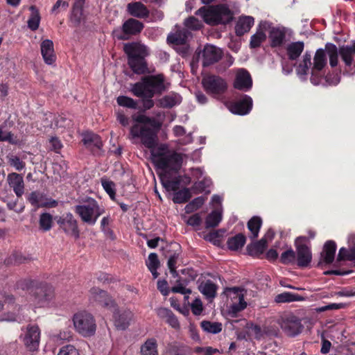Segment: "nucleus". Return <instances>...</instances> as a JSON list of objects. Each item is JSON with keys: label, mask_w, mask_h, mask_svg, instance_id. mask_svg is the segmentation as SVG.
I'll return each mask as SVG.
<instances>
[{"label": "nucleus", "mask_w": 355, "mask_h": 355, "mask_svg": "<svg viewBox=\"0 0 355 355\" xmlns=\"http://www.w3.org/2000/svg\"><path fill=\"white\" fill-rule=\"evenodd\" d=\"M191 198L190 189L184 188L178 191H175L173 200L175 203L182 204L187 202Z\"/></svg>", "instance_id": "nucleus-45"}, {"label": "nucleus", "mask_w": 355, "mask_h": 355, "mask_svg": "<svg viewBox=\"0 0 355 355\" xmlns=\"http://www.w3.org/2000/svg\"><path fill=\"white\" fill-rule=\"evenodd\" d=\"M189 34L190 33L187 29L180 30L173 34L169 35L167 41L176 45L184 44L186 43Z\"/></svg>", "instance_id": "nucleus-33"}, {"label": "nucleus", "mask_w": 355, "mask_h": 355, "mask_svg": "<svg viewBox=\"0 0 355 355\" xmlns=\"http://www.w3.org/2000/svg\"><path fill=\"white\" fill-rule=\"evenodd\" d=\"M211 184V180L209 178H204L201 181L196 182L193 184L191 187V190L193 191L195 193H199L202 192L209 193V190L207 189L209 188Z\"/></svg>", "instance_id": "nucleus-46"}, {"label": "nucleus", "mask_w": 355, "mask_h": 355, "mask_svg": "<svg viewBox=\"0 0 355 355\" xmlns=\"http://www.w3.org/2000/svg\"><path fill=\"white\" fill-rule=\"evenodd\" d=\"M31 260L29 257H26L22 254L20 252H12L8 258L4 261L6 265H18L28 262Z\"/></svg>", "instance_id": "nucleus-38"}, {"label": "nucleus", "mask_w": 355, "mask_h": 355, "mask_svg": "<svg viewBox=\"0 0 355 355\" xmlns=\"http://www.w3.org/2000/svg\"><path fill=\"white\" fill-rule=\"evenodd\" d=\"M58 355H79V353L73 345H67L60 349Z\"/></svg>", "instance_id": "nucleus-58"}, {"label": "nucleus", "mask_w": 355, "mask_h": 355, "mask_svg": "<svg viewBox=\"0 0 355 355\" xmlns=\"http://www.w3.org/2000/svg\"><path fill=\"white\" fill-rule=\"evenodd\" d=\"M8 141L11 144H14V135L10 132H3L0 130V141Z\"/></svg>", "instance_id": "nucleus-63"}, {"label": "nucleus", "mask_w": 355, "mask_h": 355, "mask_svg": "<svg viewBox=\"0 0 355 355\" xmlns=\"http://www.w3.org/2000/svg\"><path fill=\"white\" fill-rule=\"evenodd\" d=\"M31 16L27 21L28 27L32 31H36L40 26V15L39 10L35 6L30 7Z\"/></svg>", "instance_id": "nucleus-39"}, {"label": "nucleus", "mask_w": 355, "mask_h": 355, "mask_svg": "<svg viewBox=\"0 0 355 355\" xmlns=\"http://www.w3.org/2000/svg\"><path fill=\"white\" fill-rule=\"evenodd\" d=\"M159 261L158 259L157 254L156 253L152 252L148 255V261L146 262V266L148 269L150 268H158L159 266Z\"/></svg>", "instance_id": "nucleus-59"}, {"label": "nucleus", "mask_w": 355, "mask_h": 355, "mask_svg": "<svg viewBox=\"0 0 355 355\" xmlns=\"http://www.w3.org/2000/svg\"><path fill=\"white\" fill-rule=\"evenodd\" d=\"M286 37V33L280 28L273 27L270 29L269 38L271 42V46L276 47L281 46Z\"/></svg>", "instance_id": "nucleus-31"}, {"label": "nucleus", "mask_w": 355, "mask_h": 355, "mask_svg": "<svg viewBox=\"0 0 355 355\" xmlns=\"http://www.w3.org/2000/svg\"><path fill=\"white\" fill-rule=\"evenodd\" d=\"M223 51L212 44H206L202 52V64L204 67L218 62L223 57Z\"/></svg>", "instance_id": "nucleus-12"}, {"label": "nucleus", "mask_w": 355, "mask_h": 355, "mask_svg": "<svg viewBox=\"0 0 355 355\" xmlns=\"http://www.w3.org/2000/svg\"><path fill=\"white\" fill-rule=\"evenodd\" d=\"M202 83L205 89L212 94H222L227 89L226 81L216 75H208L204 77Z\"/></svg>", "instance_id": "nucleus-10"}, {"label": "nucleus", "mask_w": 355, "mask_h": 355, "mask_svg": "<svg viewBox=\"0 0 355 355\" xmlns=\"http://www.w3.org/2000/svg\"><path fill=\"white\" fill-rule=\"evenodd\" d=\"M89 299L90 302H96L103 306H108L113 304L107 293L97 287L90 289Z\"/></svg>", "instance_id": "nucleus-19"}, {"label": "nucleus", "mask_w": 355, "mask_h": 355, "mask_svg": "<svg viewBox=\"0 0 355 355\" xmlns=\"http://www.w3.org/2000/svg\"><path fill=\"white\" fill-rule=\"evenodd\" d=\"M119 105L130 109L137 108V102L132 98L126 96H119L116 98Z\"/></svg>", "instance_id": "nucleus-50"}, {"label": "nucleus", "mask_w": 355, "mask_h": 355, "mask_svg": "<svg viewBox=\"0 0 355 355\" xmlns=\"http://www.w3.org/2000/svg\"><path fill=\"white\" fill-rule=\"evenodd\" d=\"M246 238L243 234H238L230 237L227 241L228 248L233 251L241 249L245 243Z\"/></svg>", "instance_id": "nucleus-36"}, {"label": "nucleus", "mask_w": 355, "mask_h": 355, "mask_svg": "<svg viewBox=\"0 0 355 355\" xmlns=\"http://www.w3.org/2000/svg\"><path fill=\"white\" fill-rule=\"evenodd\" d=\"M305 237H298L296 239V258L298 266L301 268L307 267L311 261L312 254L310 248L300 241L305 240Z\"/></svg>", "instance_id": "nucleus-13"}, {"label": "nucleus", "mask_w": 355, "mask_h": 355, "mask_svg": "<svg viewBox=\"0 0 355 355\" xmlns=\"http://www.w3.org/2000/svg\"><path fill=\"white\" fill-rule=\"evenodd\" d=\"M262 224V220L259 216H253L248 223V227L252 233L253 239L258 236L259 230Z\"/></svg>", "instance_id": "nucleus-43"}, {"label": "nucleus", "mask_w": 355, "mask_h": 355, "mask_svg": "<svg viewBox=\"0 0 355 355\" xmlns=\"http://www.w3.org/2000/svg\"><path fill=\"white\" fill-rule=\"evenodd\" d=\"M128 64L136 74H144L148 71L145 58L128 57Z\"/></svg>", "instance_id": "nucleus-28"}, {"label": "nucleus", "mask_w": 355, "mask_h": 355, "mask_svg": "<svg viewBox=\"0 0 355 355\" xmlns=\"http://www.w3.org/2000/svg\"><path fill=\"white\" fill-rule=\"evenodd\" d=\"M123 51L128 57L146 58L149 55L148 48L141 42L126 43Z\"/></svg>", "instance_id": "nucleus-16"}, {"label": "nucleus", "mask_w": 355, "mask_h": 355, "mask_svg": "<svg viewBox=\"0 0 355 355\" xmlns=\"http://www.w3.org/2000/svg\"><path fill=\"white\" fill-rule=\"evenodd\" d=\"M132 119L140 123L135 124L130 128V134L134 138H140L142 144L152 150L157 145V130L159 128V123L154 118L144 114L133 115Z\"/></svg>", "instance_id": "nucleus-1"}, {"label": "nucleus", "mask_w": 355, "mask_h": 355, "mask_svg": "<svg viewBox=\"0 0 355 355\" xmlns=\"http://www.w3.org/2000/svg\"><path fill=\"white\" fill-rule=\"evenodd\" d=\"M157 288L164 295H167L168 293V284L166 280H159L157 282Z\"/></svg>", "instance_id": "nucleus-64"}, {"label": "nucleus", "mask_w": 355, "mask_h": 355, "mask_svg": "<svg viewBox=\"0 0 355 355\" xmlns=\"http://www.w3.org/2000/svg\"><path fill=\"white\" fill-rule=\"evenodd\" d=\"M8 163L18 171L23 170L26 166L25 162L16 155L8 156Z\"/></svg>", "instance_id": "nucleus-52"}, {"label": "nucleus", "mask_w": 355, "mask_h": 355, "mask_svg": "<svg viewBox=\"0 0 355 355\" xmlns=\"http://www.w3.org/2000/svg\"><path fill=\"white\" fill-rule=\"evenodd\" d=\"M336 251V244L333 241H327L324 246L322 251L320 253V260L318 265L322 263L330 264L331 263L335 258V254Z\"/></svg>", "instance_id": "nucleus-22"}, {"label": "nucleus", "mask_w": 355, "mask_h": 355, "mask_svg": "<svg viewBox=\"0 0 355 355\" xmlns=\"http://www.w3.org/2000/svg\"><path fill=\"white\" fill-rule=\"evenodd\" d=\"M101 183L103 189L110 196V198L114 200L115 198V189L114 182L105 179H102Z\"/></svg>", "instance_id": "nucleus-56"}, {"label": "nucleus", "mask_w": 355, "mask_h": 355, "mask_svg": "<svg viewBox=\"0 0 355 355\" xmlns=\"http://www.w3.org/2000/svg\"><path fill=\"white\" fill-rule=\"evenodd\" d=\"M187 284L188 280L187 279H178L176 282V285L171 288V291L174 293H181L183 295L190 294L191 293V290L190 288H185Z\"/></svg>", "instance_id": "nucleus-49"}, {"label": "nucleus", "mask_w": 355, "mask_h": 355, "mask_svg": "<svg viewBox=\"0 0 355 355\" xmlns=\"http://www.w3.org/2000/svg\"><path fill=\"white\" fill-rule=\"evenodd\" d=\"M217 352L216 349H214L211 347H197L194 349V352L199 355H212L214 353Z\"/></svg>", "instance_id": "nucleus-60"}, {"label": "nucleus", "mask_w": 355, "mask_h": 355, "mask_svg": "<svg viewBox=\"0 0 355 355\" xmlns=\"http://www.w3.org/2000/svg\"><path fill=\"white\" fill-rule=\"evenodd\" d=\"M41 53L43 59L47 64H53L55 60L53 43L51 40H44L40 45Z\"/></svg>", "instance_id": "nucleus-26"}, {"label": "nucleus", "mask_w": 355, "mask_h": 355, "mask_svg": "<svg viewBox=\"0 0 355 355\" xmlns=\"http://www.w3.org/2000/svg\"><path fill=\"white\" fill-rule=\"evenodd\" d=\"M254 24V18L250 16L240 17L235 26L237 36H242L248 33Z\"/></svg>", "instance_id": "nucleus-27"}, {"label": "nucleus", "mask_w": 355, "mask_h": 355, "mask_svg": "<svg viewBox=\"0 0 355 355\" xmlns=\"http://www.w3.org/2000/svg\"><path fill=\"white\" fill-rule=\"evenodd\" d=\"M328 57L329 58V64L331 67H335L338 64V55L347 67H351L355 64V41L351 44L343 45L337 48L332 43L326 44Z\"/></svg>", "instance_id": "nucleus-4"}, {"label": "nucleus", "mask_w": 355, "mask_h": 355, "mask_svg": "<svg viewBox=\"0 0 355 355\" xmlns=\"http://www.w3.org/2000/svg\"><path fill=\"white\" fill-rule=\"evenodd\" d=\"M132 313L129 310L117 311L114 313V322L119 330H125L132 318Z\"/></svg>", "instance_id": "nucleus-24"}, {"label": "nucleus", "mask_w": 355, "mask_h": 355, "mask_svg": "<svg viewBox=\"0 0 355 355\" xmlns=\"http://www.w3.org/2000/svg\"><path fill=\"white\" fill-rule=\"evenodd\" d=\"M56 222L60 228L62 229L65 234L78 238L80 232L78 227V222L72 214L67 213L61 216L55 217Z\"/></svg>", "instance_id": "nucleus-11"}, {"label": "nucleus", "mask_w": 355, "mask_h": 355, "mask_svg": "<svg viewBox=\"0 0 355 355\" xmlns=\"http://www.w3.org/2000/svg\"><path fill=\"white\" fill-rule=\"evenodd\" d=\"M162 185L164 188L168 191H176L179 189V185L180 183V179H176L174 180H164L162 179Z\"/></svg>", "instance_id": "nucleus-57"}, {"label": "nucleus", "mask_w": 355, "mask_h": 355, "mask_svg": "<svg viewBox=\"0 0 355 355\" xmlns=\"http://www.w3.org/2000/svg\"><path fill=\"white\" fill-rule=\"evenodd\" d=\"M7 181L18 198H21L24 193V181L22 175L17 173H9Z\"/></svg>", "instance_id": "nucleus-21"}, {"label": "nucleus", "mask_w": 355, "mask_h": 355, "mask_svg": "<svg viewBox=\"0 0 355 355\" xmlns=\"http://www.w3.org/2000/svg\"><path fill=\"white\" fill-rule=\"evenodd\" d=\"M198 289L206 298L212 300L216 295L218 286L211 280H207L198 286Z\"/></svg>", "instance_id": "nucleus-30"}, {"label": "nucleus", "mask_w": 355, "mask_h": 355, "mask_svg": "<svg viewBox=\"0 0 355 355\" xmlns=\"http://www.w3.org/2000/svg\"><path fill=\"white\" fill-rule=\"evenodd\" d=\"M327 55L326 48L324 49H318L315 51L312 63L311 53L306 52L302 62L297 66V73L300 75H306L311 69V74L313 75L315 72L322 71L327 65Z\"/></svg>", "instance_id": "nucleus-5"}, {"label": "nucleus", "mask_w": 355, "mask_h": 355, "mask_svg": "<svg viewBox=\"0 0 355 355\" xmlns=\"http://www.w3.org/2000/svg\"><path fill=\"white\" fill-rule=\"evenodd\" d=\"M141 355H158L156 340L148 339L141 347Z\"/></svg>", "instance_id": "nucleus-37"}, {"label": "nucleus", "mask_w": 355, "mask_h": 355, "mask_svg": "<svg viewBox=\"0 0 355 355\" xmlns=\"http://www.w3.org/2000/svg\"><path fill=\"white\" fill-rule=\"evenodd\" d=\"M184 24L188 29H191L192 31L200 30L202 27L200 21L193 16L187 18L184 20Z\"/></svg>", "instance_id": "nucleus-53"}, {"label": "nucleus", "mask_w": 355, "mask_h": 355, "mask_svg": "<svg viewBox=\"0 0 355 355\" xmlns=\"http://www.w3.org/2000/svg\"><path fill=\"white\" fill-rule=\"evenodd\" d=\"M246 333L250 337H254L256 339H260L263 336V331L261 327L252 322H245Z\"/></svg>", "instance_id": "nucleus-47"}, {"label": "nucleus", "mask_w": 355, "mask_h": 355, "mask_svg": "<svg viewBox=\"0 0 355 355\" xmlns=\"http://www.w3.org/2000/svg\"><path fill=\"white\" fill-rule=\"evenodd\" d=\"M182 101L180 95L176 93L170 94L164 96L160 99L159 103L161 107L164 108H171L173 106L178 105Z\"/></svg>", "instance_id": "nucleus-34"}, {"label": "nucleus", "mask_w": 355, "mask_h": 355, "mask_svg": "<svg viewBox=\"0 0 355 355\" xmlns=\"http://www.w3.org/2000/svg\"><path fill=\"white\" fill-rule=\"evenodd\" d=\"M75 211L82 220L89 225H94L98 218L104 213V209L99 207L97 202L92 198L88 199L84 205H76Z\"/></svg>", "instance_id": "nucleus-7"}, {"label": "nucleus", "mask_w": 355, "mask_h": 355, "mask_svg": "<svg viewBox=\"0 0 355 355\" xmlns=\"http://www.w3.org/2000/svg\"><path fill=\"white\" fill-rule=\"evenodd\" d=\"M54 296L53 289L51 286L45 285L37 288L35 293V297L39 306L47 304Z\"/></svg>", "instance_id": "nucleus-23"}, {"label": "nucleus", "mask_w": 355, "mask_h": 355, "mask_svg": "<svg viewBox=\"0 0 355 355\" xmlns=\"http://www.w3.org/2000/svg\"><path fill=\"white\" fill-rule=\"evenodd\" d=\"M203 18L209 25L226 24L232 20L233 15L226 5L220 4L204 10Z\"/></svg>", "instance_id": "nucleus-6"}, {"label": "nucleus", "mask_w": 355, "mask_h": 355, "mask_svg": "<svg viewBox=\"0 0 355 355\" xmlns=\"http://www.w3.org/2000/svg\"><path fill=\"white\" fill-rule=\"evenodd\" d=\"M252 107V99L248 95L236 102L232 103L230 106V110L236 114L245 115L250 112Z\"/></svg>", "instance_id": "nucleus-17"}, {"label": "nucleus", "mask_w": 355, "mask_h": 355, "mask_svg": "<svg viewBox=\"0 0 355 355\" xmlns=\"http://www.w3.org/2000/svg\"><path fill=\"white\" fill-rule=\"evenodd\" d=\"M82 19V7L81 5L77 6L75 3L73 8L72 15L71 17V21L74 24L75 26H78L81 22Z\"/></svg>", "instance_id": "nucleus-54"}, {"label": "nucleus", "mask_w": 355, "mask_h": 355, "mask_svg": "<svg viewBox=\"0 0 355 355\" xmlns=\"http://www.w3.org/2000/svg\"><path fill=\"white\" fill-rule=\"evenodd\" d=\"M222 220L221 213L218 211H212L206 218V228L215 227L218 226Z\"/></svg>", "instance_id": "nucleus-44"}, {"label": "nucleus", "mask_w": 355, "mask_h": 355, "mask_svg": "<svg viewBox=\"0 0 355 355\" xmlns=\"http://www.w3.org/2000/svg\"><path fill=\"white\" fill-rule=\"evenodd\" d=\"M202 222V218L199 214H195L190 216L187 221V223L191 226H198Z\"/></svg>", "instance_id": "nucleus-62"}, {"label": "nucleus", "mask_w": 355, "mask_h": 355, "mask_svg": "<svg viewBox=\"0 0 355 355\" xmlns=\"http://www.w3.org/2000/svg\"><path fill=\"white\" fill-rule=\"evenodd\" d=\"M82 141L87 148L91 149L96 148L100 150L103 146L101 137L91 132L85 133Z\"/></svg>", "instance_id": "nucleus-29"}, {"label": "nucleus", "mask_w": 355, "mask_h": 355, "mask_svg": "<svg viewBox=\"0 0 355 355\" xmlns=\"http://www.w3.org/2000/svg\"><path fill=\"white\" fill-rule=\"evenodd\" d=\"M227 291L234 295L233 298L238 299L239 300L238 303H233L230 306L231 313L236 315L237 313L243 310L247 306V303L244 300L243 292L245 290L239 287H232L227 288Z\"/></svg>", "instance_id": "nucleus-18"}, {"label": "nucleus", "mask_w": 355, "mask_h": 355, "mask_svg": "<svg viewBox=\"0 0 355 355\" xmlns=\"http://www.w3.org/2000/svg\"><path fill=\"white\" fill-rule=\"evenodd\" d=\"M40 338V331L39 327L35 325H28L24 338V343L30 351H35L38 348Z\"/></svg>", "instance_id": "nucleus-15"}, {"label": "nucleus", "mask_w": 355, "mask_h": 355, "mask_svg": "<svg viewBox=\"0 0 355 355\" xmlns=\"http://www.w3.org/2000/svg\"><path fill=\"white\" fill-rule=\"evenodd\" d=\"M144 24L135 18L125 20L121 27L113 31V35L119 40H127L132 36L139 35L144 29Z\"/></svg>", "instance_id": "nucleus-9"}, {"label": "nucleus", "mask_w": 355, "mask_h": 355, "mask_svg": "<svg viewBox=\"0 0 355 355\" xmlns=\"http://www.w3.org/2000/svg\"><path fill=\"white\" fill-rule=\"evenodd\" d=\"M200 327L205 332L216 334L222 331L223 325L220 322L203 320L200 322Z\"/></svg>", "instance_id": "nucleus-40"}, {"label": "nucleus", "mask_w": 355, "mask_h": 355, "mask_svg": "<svg viewBox=\"0 0 355 355\" xmlns=\"http://www.w3.org/2000/svg\"><path fill=\"white\" fill-rule=\"evenodd\" d=\"M164 80L162 74L145 77L141 82L132 85L131 92L136 96L153 97L155 92L161 93L166 89Z\"/></svg>", "instance_id": "nucleus-3"}, {"label": "nucleus", "mask_w": 355, "mask_h": 355, "mask_svg": "<svg viewBox=\"0 0 355 355\" xmlns=\"http://www.w3.org/2000/svg\"><path fill=\"white\" fill-rule=\"evenodd\" d=\"M304 48L303 42H295L290 44L287 47V54L290 60H295L302 53Z\"/></svg>", "instance_id": "nucleus-35"}, {"label": "nucleus", "mask_w": 355, "mask_h": 355, "mask_svg": "<svg viewBox=\"0 0 355 355\" xmlns=\"http://www.w3.org/2000/svg\"><path fill=\"white\" fill-rule=\"evenodd\" d=\"M157 166L164 170L178 171L182 164V155L170 150L165 144H161L156 150L151 152Z\"/></svg>", "instance_id": "nucleus-2"}, {"label": "nucleus", "mask_w": 355, "mask_h": 355, "mask_svg": "<svg viewBox=\"0 0 355 355\" xmlns=\"http://www.w3.org/2000/svg\"><path fill=\"white\" fill-rule=\"evenodd\" d=\"M296 258L295 252L292 250L289 249L284 252L280 257V261L284 264H288L293 263Z\"/></svg>", "instance_id": "nucleus-55"}, {"label": "nucleus", "mask_w": 355, "mask_h": 355, "mask_svg": "<svg viewBox=\"0 0 355 355\" xmlns=\"http://www.w3.org/2000/svg\"><path fill=\"white\" fill-rule=\"evenodd\" d=\"M127 10L131 16L139 19L147 18L150 15L149 10L140 1L128 3Z\"/></svg>", "instance_id": "nucleus-25"}, {"label": "nucleus", "mask_w": 355, "mask_h": 355, "mask_svg": "<svg viewBox=\"0 0 355 355\" xmlns=\"http://www.w3.org/2000/svg\"><path fill=\"white\" fill-rule=\"evenodd\" d=\"M281 328L288 336H295L300 333L302 324L297 318L292 316L282 322Z\"/></svg>", "instance_id": "nucleus-20"}, {"label": "nucleus", "mask_w": 355, "mask_h": 355, "mask_svg": "<svg viewBox=\"0 0 355 355\" xmlns=\"http://www.w3.org/2000/svg\"><path fill=\"white\" fill-rule=\"evenodd\" d=\"M73 325L76 330L82 336H93L96 329V324L93 315L87 312H79L74 315Z\"/></svg>", "instance_id": "nucleus-8"}, {"label": "nucleus", "mask_w": 355, "mask_h": 355, "mask_svg": "<svg viewBox=\"0 0 355 355\" xmlns=\"http://www.w3.org/2000/svg\"><path fill=\"white\" fill-rule=\"evenodd\" d=\"M267 241L261 239L257 242L250 244L247 246V251L250 256L259 257L262 254L266 248Z\"/></svg>", "instance_id": "nucleus-32"}, {"label": "nucleus", "mask_w": 355, "mask_h": 355, "mask_svg": "<svg viewBox=\"0 0 355 355\" xmlns=\"http://www.w3.org/2000/svg\"><path fill=\"white\" fill-rule=\"evenodd\" d=\"M235 89L247 92L252 87V79L250 73L245 69H239L236 73L234 82Z\"/></svg>", "instance_id": "nucleus-14"}, {"label": "nucleus", "mask_w": 355, "mask_h": 355, "mask_svg": "<svg viewBox=\"0 0 355 355\" xmlns=\"http://www.w3.org/2000/svg\"><path fill=\"white\" fill-rule=\"evenodd\" d=\"M45 195L38 191H34L27 196V200L35 208L42 207Z\"/></svg>", "instance_id": "nucleus-42"}, {"label": "nucleus", "mask_w": 355, "mask_h": 355, "mask_svg": "<svg viewBox=\"0 0 355 355\" xmlns=\"http://www.w3.org/2000/svg\"><path fill=\"white\" fill-rule=\"evenodd\" d=\"M266 38V35L263 31H257L255 34L251 36L250 42V47H259Z\"/></svg>", "instance_id": "nucleus-51"}, {"label": "nucleus", "mask_w": 355, "mask_h": 355, "mask_svg": "<svg viewBox=\"0 0 355 355\" xmlns=\"http://www.w3.org/2000/svg\"><path fill=\"white\" fill-rule=\"evenodd\" d=\"M191 310L194 315H198L202 311V303L201 300L196 298L191 304Z\"/></svg>", "instance_id": "nucleus-61"}, {"label": "nucleus", "mask_w": 355, "mask_h": 355, "mask_svg": "<svg viewBox=\"0 0 355 355\" xmlns=\"http://www.w3.org/2000/svg\"><path fill=\"white\" fill-rule=\"evenodd\" d=\"M53 223V216L49 213H43L40 216V227L44 232L51 230Z\"/></svg>", "instance_id": "nucleus-48"}, {"label": "nucleus", "mask_w": 355, "mask_h": 355, "mask_svg": "<svg viewBox=\"0 0 355 355\" xmlns=\"http://www.w3.org/2000/svg\"><path fill=\"white\" fill-rule=\"evenodd\" d=\"M302 300H304L303 297L297 294H294L289 292H284L275 297V302L277 303H285Z\"/></svg>", "instance_id": "nucleus-41"}]
</instances>
